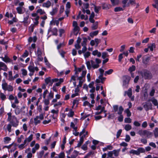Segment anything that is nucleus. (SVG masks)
<instances>
[{"label": "nucleus", "mask_w": 158, "mask_h": 158, "mask_svg": "<svg viewBox=\"0 0 158 158\" xmlns=\"http://www.w3.org/2000/svg\"><path fill=\"white\" fill-rule=\"evenodd\" d=\"M44 151L43 150H42L41 152H40L39 153H37V154H38V157L39 158H41L42 157L43 155H44Z\"/></svg>", "instance_id": "obj_42"}, {"label": "nucleus", "mask_w": 158, "mask_h": 158, "mask_svg": "<svg viewBox=\"0 0 158 158\" xmlns=\"http://www.w3.org/2000/svg\"><path fill=\"white\" fill-rule=\"evenodd\" d=\"M135 69V65H132L128 69V71L131 73L132 71H134Z\"/></svg>", "instance_id": "obj_39"}, {"label": "nucleus", "mask_w": 158, "mask_h": 158, "mask_svg": "<svg viewBox=\"0 0 158 158\" xmlns=\"http://www.w3.org/2000/svg\"><path fill=\"white\" fill-rule=\"evenodd\" d=\"M70 127L73 129L74 130L77 129V127L75 126V124L73 122H71Z\"/></svg>", "instance_id": "obj_49"}, {"label": "nucleus", "mask_w": 158, "mask_h": 158, "mask_svg": "<svg viewBox=\"0 0 158 158\" xmlns=\"http://www.w3.org/2000/svg\"><path fill=\"white\" fill-rule=\"evenodd\" d=\"M120 151V149H118V150H114L112 151L113 152V153L115 156H118L119 154V152Z\"/></svg>", "instance_id": "obj_24"}, {"label": "nucleus", "mask_w": 158, "mask_h": 158, "mask_svg": "<svg viewBox=\"0 0 158 158\" xmlns=\"http://www.w3.org/2000/svg\"><path fill=\"white\" fill-rule=\"evenodd\" d=\"M21 110L18 107H17L15 110V113L16 114L18 115L20 114Z\"/></svg>", "instance_id": "obj_41"}, {"label": "nucleus", "mask_w": 158, "mask_h": 158, "mask_svg": "<svg viewBox=\"0 0 158 158\" xmlns=\"http://www.w3.org/2000/svg\"><path fill=\"white\" fill-rule=\"evenodd\" d=\"M80 30L79 27H74V28L73 29V33L74 34L76 35H77Z\"/></svg>", "instance_id": "obj_18"}, {"label": "nucleus", "mask_w": 158, "mask_h": 158, "mask_svg": "<svg viewBox=\"0 0 158 158\" xmlns=\"http://www.w3.org/2000/svg\"><path fill=\"white\" fill-rule=\"evenodd\" d=\"M124 110V109L122 106L119 107V110L117 113L119 115L118 117V120L120 122H122L123 120V116L122 115V113Z\"/></svg>", "instance_id": "obj_7"}, {"label": "nucleus", "mask_w": 158, "mask_h": 158, "mask_svg": "<svg viewBox=\"0 0 158 158\" xmlns=\"http://www.w3.org/2000/svg\"><path fill=\"white\" fill-rule=\"evenodd\" d=\"M83 41L81 43L82 46H86V42L87 41V38L84 37L83 38Z\"/></svg>", "instance_id": "obj_36"}, {"label": "nucleus", "mask_w": 158, "mask_h": 158, "mask_svg": "<svg viewBox=\"0 0 158 158\" xmlns=\"http://www.w3.org/2000/svg\"><path fill=\"white\" fill-rule=\"evenodd\" d=\"M125 112L126 113L127 117H130L131 116V113L129 109H127L125 110Z\"/></svg>", "instance_id": "obj_53"}, {"label": "nucleus", "mask_w": 158, "mask_h": 158, "mask_svg": "<svg viewBox=\"0 0 158 158\" xmlns=\"http://www.w3.org/2000/svg\"><path fill=\"white\" fill-rule=\"evenodd\" d=\"M146 131V130H142L141 129L138 131L137 133L141 136H145Z\"/></svg>", "instance_id": "obj_19"}, {"label": "nucleus", "mask_w": 158, "mask_h": 158, "mask_svg": "<svg viewBox=\"0 0 158 158\" xmlns=\"http://www.w3.org/2000/svg\"><path fill=\"white\" fill-rule=\"evenodd\" d=\"M155 44L154 43H153L152 44H150V45H149L148 46V48L150 49V51H152L153 50L154 48H155Z\"/></svg>", "instance_id": "obj_29"}, {"label": "nucleus", "mask_w": 158, "mask_h": 158, "mask_svg": "<svg viewBox=\"0 0 158 158\" xmlns=\"http://www.w3.org/2000/svg\"><path fill=\"white\" fill-rule=\"evenodd\" d=\"M136 4L135 0H129V2L127 4V6H129L131 4L132 5Z\"/></svg>", "instance_id": "obj_30"}, {"label": "nucleus", "mask_w": 158, "mask_h": 158, "mask_svg": "<svg viewBox=\"0 0 158 158\" xmlns=\"http://www.w3.org/2000/svg\"><path fill=\"white\" fill-rule=\"evenodd\" d=\"M113 108L114 111L116 112L117 111L118 109H119L118 106L117 105H114L113 106Z\"/></svg>", "instance_id": "obj_59"}, {"label": "nucleus", "mask_w": 158, "mask_h": 158, "mask_svg": "<svg viewBox=\"0 0 158 158\" xmlns=\"http://www.w3.org/2000/svg\"><path fill=\"white\" fill-rule=\"evenodd\" d=\"M113 72V70L112 69H110L109 70L106 71L104 75L106 76L107 74L109 75L111 74Z\"/></svg>", "instance_id": "obj_34"}, {"label": "nucleus", "mask_w": 158, "mask_h": 158, "mask_svg": "<svg viewBox=\"0 0 158 158\" xmlns=\"http://www.w3.org/2000/svg\"><path fill=\"white\" fill-rule=\"evenodd\" d=\"M59 112V110H52L51 112L53 114H56V115H57L58 113Z\"/></svg>", "instance_id": "obj_61"}, {"label": "nucleus", "mask_w": 158, "mask_h": 158, "mask_svg": "<svg viewBox=\"0 0 158 158\" xmlns=\"http://www.w3.org/2000/svg\"><path fill=\"white\" fill-rule=\"evenodd\" d=\"M154 136L155 138H157L158 137V127L155 128L154 131Z\"/></svg>", "instance_id": "obj_33"}, {"label": "nucleus", "mask_w": 158, "mask_h": 158, "mask_svg": "<svg viewBox=\"0 0 158 158\" xmlns=\"http://www.w3.org/2000/svg\"><path fill=\"white\" fill-rule=\"evenodd\" d=\"M8 118L7 120L10 122V123L6 125V130L9 132L12 131V127H16L19 125V121L15 115L12 116L11 112L7 114Z\"/></svg>", "instance_id": "obj_1"}, {"label": "nucleus", "mask_w": 158, "mask_h": 158, "mask_svg": "<svg viewBox=\"0 0 158 158\" xmlns=\"http://www.w3.org/2000/svg\"><path fill=\"white\" fill-rule=\"evenodd\" d=\"M155 4H152V6L155 8L158 9V0L155 1Z\"/></svg>", "instance_id": "obj_51"}, {"label": "nucleus", "mask_w": 158, "mask_h": 158, "mask_svg": "<svg viewBox=\"0 0 158 158\" xmlns=\"http://www.w3.org/2000/svg\"><path fill=\"white\" fill-rule=\"evenodd\" d=\"M51 80L50 77L47 78L45 80V82L47 84H48L50 82H51Z\"/></svg>", "instance_id": "obj_56"}, {"label": "nucleus", "mask_w": 158, "mask_h": 158, "mask_svg": "<svg viewBox=\"0 0 158 158\" xmlns=\"http://www.w3.org/2000/svg\"><path fill=\"white\" fill-rule=\"evenodd\" d=\"M28 69L30 72H34L35 70L37 71L39 70L37 67H34L33 65L29 66L28 67Z\"/></svg>", "instance_id": "obj_11"}, {"label": "nucleus", "mask_w": 158, "mask_h": 158, "mask_svg": "<svg viewBox=\"0 0 158 158\" xmlns=\"http://www.w3.org/2000/svg\"><path fill=\"white\" fill-rule=\"evenodd\" d=\"M74 114V112L71 110H70L69 113L68 114V116L69 117H72Z\"/></svg>", "instance_id": "obj_45"}, {"label": "nucleus", "mask_w": 158, "mask_h": 158, "mask_svg": "<svg viewBox=\"0 0 158 158\" xmlns=\"http://www.w3.org/2000/svg\"><path fill=\"white\" fill-rule=\"evenodd\" d=\"M51 3L49 1H48L44 3L43 5L42 6L44 7H46L48 8L51 6Z\"/></svg>", "instance_id": "obj_23"}, {"label": "nucleus", "mask_w": 158, "mask_h": 158, "mask_svg": "<svg viewBox=\"0 0 158 158\" xmlns=\"http://www.w3.org/2000/svg\"><path fill=\"white\" fill-rule=\"evenodd\" d=\"M143 106L146 111L149 110H151L152 109V105L150 102H146L143 104Z\"/></svg>", "instance_id": "obj_9"}, {"label": "nucleus", "mask_w": 158, "mask_h": 158, "mask_svg": "<svg viewBox=\"0 0 158 158\" xmlns=\"http://www.w3.org/2000/svg\"><path fill=\"white\" fill-rule=\"evenodd\" d=\"M48 33L50 32H52V35H57V29L56 28H53L52 29L51 28H50L48 31Z\"/></svg>", "instance_id": "obj_14"}, {"label": "nucleus", "mask_w": 158, "mask_h": 158, "mask_svg": "<svg viewBox=\"0 0 158 158\" xmlns=\"http://www.w3.org/2000/svg\"><path fill=\"white\" fill-rule=\"evenodd\" d=\"M145 149L142 147L138 148L137 150L132 149L131 150L129 153L130 154H132L133 155H139L141 153H143L145 152Z\"/></svg>", "instance_id": "obj_4"}, {"label": "nucleus", "mask_w": 158, "mask_h": 158, "mask_svg": "<svg viewBox=\"0 0 158 158\" xmlns=\"http://www.w3.org/2000/svg\"><path fill=\"white\" fill-rule=\"evenodd\" d=\"M44 118V115L43 114H41L39 116H36L34 118V124L36 125L40 123L41 120L43 119Z\"/></svg>", "instance_id": "obj_6"}, {"label": "nucleus", "mask_w": 158, "mask_h": 158, "mask_svg": "<svg viewBox=\"0 0 158 158\" xmlns=\"http://www.w3.org/2000/svg\"><path fill=\"white\" fill-rule=\"evenodd\" d=\"M123 10V9L122 8L120 7H115L114 9V10L115 12H118Z\"/></svg>", "instance_id": "obj_52"}, {"label": "nucleus", "mask_w": 158, "mask_h": 158, "mask_svg": "<svg viewBox=\"0 0 158 158\" xmlns=\"http://www.w3.org/2000/svg\"><path fill=\"white\" fill-rule=\"evenodd\" d=\"M125 95H126V94L127 93V95L129 98H131L132 95V90L130 88L127 91L125 92Z\"/></svg>", "instance_id": "obj_28"}, {"label": "nucleus", "mask_w": 158, "mask_h": 158, "mask_svg": "<svg viewBox=\"0 0 158 158\" xmlns=\"http://www.w3.org/2000/svg\"><path fill=\"white\" fill-rule=\"evenodd\" d=\"M0 98L2 101H4L6 98V96L4 94L0 93Z\"/></svg>", "instance_id": "obj_32"}, {"label": "nucleus", "mask_w": 158, "mask_h": 158, "mask_svg": "<svg viewBox=\"0 0 158 158\" xmlns=\"http://www.w3.org/2000/svg\"><path fill=\"white\" fill-rule=\"evenodd\" d=\"M111 7V5L107 4H103L102 5L103 9H108Z\"/></svg>", "instance_id": "obj_26"}, {"label": "nucleus", "mask_w": 158, "mask_h": 158, "mask_svg": "<svg viewBox=\"0 0 158 158\" xmlns=\"http://www.w3.org/2000/svg\"><path fill=\"white\" fill-rule=\"evenodd\" d=\"M124 128L126 131H128L131 129V126L129 124H127L125 125Z\"/></svg>", "instance_id": "obj_37"}, {"label": "nucleus", "mask_w": 158, "mask_h": 158, "mask_svg": "<svg viewBox=\"0 0 158 158\" xmlns=\"http://www.w3.org/2000/svg\"><path fill=\"white\" fill-rule=\"evenodd\" d=\"M124 122L126 123H130L131 122V119L129 118H126L124 119Z\"/></svg>", "instance_id": "obj_46"}, {"label": "nucleus", "mask_w": 158, "mask_h": 158, "mask_svg": "<svg viewBox=\"0 0 158 158\" xmlns=\"http://www.w3.org/2000/svg\"><path fill=\"white\" fill-rule=\"evenodd\" d=\"M23 16V21L22 22L25 24H27L28 23V20L29 18V14L27 12H26V15H24Z\"/></svg>", "instance_id": "obj_10"}, {"label": "nucleus", "mask_w": 158, "mask_h": 158, "mask_svg": "<svg viewBox=\"0 0 158 158\" xmlns=\"http://www.w3.org/2000/svg\"><path fill=\"white\" fill-rule=\"evenodd\" d=\"M98 33V31H96L93 32H90L89 34L90 36L92 38L94 36L97 35Z\"/></svg>", "instance_id": "obj_27"}, {"label": "nucleus", "mask_w": 158, "mask_h": 158, "mask_svg": "<svg viewBox=\"0 0 158 158\" xmlns=\"http://www.w3.org/2000/svg\"><path fill=\"white\" fill-rule=\"evenodd\" d=\"M33 136V135L31 134L29 136V137L26 139L27 141V143H29L32 140V139Z\"/></svg>", "instance_id": "obj_38"}, {"label": "nucleus", "mask_w": 158, "mask_h": 158, "mask_svg": "<svg viewBox=\"0 0 158 158\" xmlns=\"http://www.w3.org/2000/svg\"><path fill=\"white\" fill-rule=\"evenodd\" d=\"M40 148V145L38 143L35 144L34 147L32 149V152L33 153H35L36 151L38 150Z\"/></svg>", "instance_id": "obj_17"}, {"label": "nucleus", "mask_w": 158, "mask_h": 158, "mask_svg": "<svg viewBox=\"0 0 158 158\" xmlns=\"http://www.w3.org/2000/svg\"><path fill=\"white\" fill-rule=\"evenodd\" d=\"M113 5L117 4L119 3V0H112V1H111Z\"/></svg>", "instance_id": "obj_58"}, {"label": "nucleus", "mask_w": 158, "mask_h": 158, "mask_svg": "<svg viewBox=\"0 0 158 158\" xmlns=\"http://www.w3.org/2000/svg\"><path fill=\"white\" fill-rule=\"evenodd\" d=\"M32 157V154L31 152H29L27 153V158H31Z\"/></svg>", "instance_id": "obj_64"}, {"label": "nucleus", "mask_w": 158, "mask_h": 158, "mask_svg": "<svg viewBox=\"0 0 158 158\" xmlns=\"http://www.w3.org/2000/svg\"><path fill=\"white\" fill-rule=\"evenodd\" d=\"M2 60L5 62H10L11 61V60L7 56H5L4 57H1Z\"/></svg>", "instance_id": "obj_20"}, {"label": "nucleus", "mask_w": 158, "mask_h": 158, "mask_svg": "<svg viewBox=\"0 0 158 158\" xmlns=\"http://www.w3.org/2000/svg\"><path fill=\"white\" fill-rule=\"evenodd\" d=\"M42 52L40 48H38L36 52L37 56H40L42 55Z\"/></svg>", "instance_id": "obj_55"}, {"label": "nucleus", "mask_w": 158, "mask_h": 158, "mask_svg": "<svg viewBox=\"0 0 158 158\" xmlns=\"http://www.w3.org/2000/svg\"><path fill=\"white\" fill-rule=\"evenodd\" d=\"M130 137L129 135H126V138L125 139V140L127 142H129L130 140Z\"/></svg>", "instance_id": "obj_57"}, {"label": "nucleus", "mask_w": 158, "mask_h": 158, "mask_svg": "<svg viewBox=\"0 0 158 158\" xmlns=\"http://www.w3.org/2000/svg\"><path fill=\"white\" fill-rule=\"evenodd\" d=\"M109 56L107 52H104L102 53V57L103 59H105L107 57H108Z\"/></svg>", "instance_id": "obj_40"}, {"label": "nucleus", "mask_w": 158, "mask_h": 158, "mask_svg": "<svg viewBox=\"0 0 158 158\" xmlns=\"http://www.w3.org/2000/svg\"><path fill=\"white\" fill-rule=\"evenodd\" d=\"M54 97V93L51 91L49 93L48 96L47 97L49 99H51L53 98Z\"/></svg>", "instance_id": "obj_35"}, {"label": "nucleus", "mask_w": 158, "mask_h": 158, "mask_svg": "<svg viewBox=\"0 0 158 158\" xmlns=\"http://www.w3.org/2000/svg\"><path fill=\"white\" fill-rule=\"evenodd\" d=\"M122 130L121 129L119 130L117 133L116 137L117 138H118L120 136L122 132Z\"/></svg>", "instance_id": "obj_60"}, {"label": "nucleus", "mask_w": 158, "mask_h": 158, "mask_svg": "<svg viewBox=\"0 0 158 158\" xmlns=\"http://www.w3.org/2000/svg\"><path fill=\"white\" fill-rule=\"evenodd\" d=\"M149 145L154 148H156V147L155 143H154L152 142L150 143H149Z\"/></svg>", "instance_id": "obj_63"}, {"label": "nucleus", "mask_w": 158, "mask_h": 158, "mask_svg": "<svg viewBox=\"0 0 158 158\" xmlns=\"http://www.w3.org/2000/svg\"><path fill=\"white\" fill-rule=\"evenodd\" d=\"M9 78L8 80L9 81H12L13 80L12 77V71H10L9 72Z\"/></svg>", "instance_id": "obj_31"}, {"label": "nucleus", "mask_w": 158, "mask_h": 158, "mask_svg": "<svg viewBox=\"0 0 158 158\" xmlns=\"http://www.w3.org/2000/svg\"><path fill=\"white\" fill-rule=\"evenodd\" d=\"M0 67L1 68L2 70L4 71H6L7 69V67L6 64L3 62H0Z\"/></svg>", "instance_id": "obj_16"}, {"label": "nucleus", "mask_w": 158, "mask_h": 158, "mask_svg": "<svg viewBox=\"0 0 158 158\" xmlns=\"http://www.w3.org/2000/svg\"><path fill=\"white\" fill-rule=\"evenodd\" d=\"M2 88L4 91H8L9 92H11L13 91V87L10 85H8L6 82L5 79L2 80Z\"/></svg>", "instance_id": "obj_2"}, {"label": "nucleus", "mask_w": 158, "mask_h": 158, "mask_svg": "<svg viewBox=\"0 0 158 158\" xmlns=\"http://www.w3.org/2000/svg\"><path fill=\"white\" fill-rule=\"evenodd\" d=\"M94 40L95 43H96V47H97L98 46V44L100 43L101 40L97 38L95 39Z\"/></svg>", "instance_id": "obj_54"}, {"label": "nucleus", "mask_w": 158, "mask_h": 158, "mask_svg": "<svg viewBox=\"0 0 158 158\" xmlns=\"http://www.w3.org/2000/svg\"><path fill=\"white\" fill-rule=\"evenodd\" d=\"M86 64L87 69L89 70H90L92 67L94 69H95L98 68L99 66V64H95L94 61L92 60L90 61H87L86 62Z\"/></svg>", "instance_id": "obj_3"}, {"label": "nucleus", "mask_w": 158, "mask_h": 158, "mask_svg": "<svg viewBox=\"0 0 158 158\" xmlns=\"http://www.w3.org/2000/svg\"><path fill=\"white\" fill-rule=\"evenodd\" d=\"M64 81V80L62 78H60V79L59 81L58 82L56 83L55 84V85L56 86H59L60 85L61 83L63 82Z\"/></svg>", "instance_id": "obj_44"}, {"label": "nucleus", "mask_w": 158, "mask_h": 158, "mask_svg": "<svg viewBox=\"0 0 158 158\" xmlns=\"http://www.w3.org/2000/svg\"><path fill=\"white\" fill-rule=\"evenodd\" d=\"M92 54L94 56L97 55L98 57H100L101 55V52H99L98 50L93 51L92 52Z\"/></svg>", "instance_id": "obj_22"}, {"label": "nucleus", "mask_w": 158, "mask_h": 158, "mask_svg": "<svg viewBox=\"0 0 158 158\" xmlns=\"http://www.w3.org/2000/svg\"><path fill=\"white\" fill-rule=\"evenodd\" d=\"M17 12L20 14H23L25 11V8L24 7H18L16 8Z\"/></svg>", "instance_id": "obj_13"}, {"label": "nucleus", "mask_w": 158, "mask_h": 158, "mask_svg": "<svg viewBox=\"0 0 158 158\" xmlns=\"http://www.w3.org/2000/svg\"><path fill=\"white\" fill-rule=\"evenodd\" d=\"M148 126L147 122L146 121L144 122L142 124V127L143 128H146Z\"/></svg>", "instance_id": "obj_62"}, {"label": "nucleus", "mask_w": 158, "mask_h": 158, "mask_svg": "<svg viewBox=\"0 0 158 158\" xmlns=\"http://www.w3.org/2000/svg\"><path fill=\"white\" fill-rule=\"evenodd\" d=\"M130 80V77L128 76H125L123 77V85L127 86Z\"/></svg>", "instance_id": "obj_8"}, {"label": "nucleus", "mask_w": 158, "mask_h": 158, "mask_svg": "<svg viewBox=\"0 0 158 158\" xmlns=\"http://www.w3.org/2000/svg\"><path fill=\"white\" fill-rule=\"evenodd\" d=\"M24 139V136L23 135H21L17 139V142L20 143L21 142L22 140Z\"/></svg>", "instance_id": "obj_43"}, {"label": "nucleus", "mask_w": 158, "mask_h": 158, "mask_svg": "<svg viewBox=\"0 0 158 158\" xmlns=\"http://www.w3.org/2000/svg\"><path fill=\"white\" fill-rule=\"evenodd\" d=\"M140 142L141 143H142L144 144H146L147 143V140L146 139L143 138L140 139Z\"/></svg>", "instance_id": "obj_47"}, {"label": "nucleus", "mask_w": 158, "mask_h": 158, "mask_svg": "<svg viewBox=\"0 0 158 158\" xmlns=\"http://www.w3.org/2000/svg\"><path fill=\"white\" fill-rule=\"evenodd\" d=\"M36 13L39 14L40 15H43L45 14V12L44 10L41 9H38L36 11Z\"/></svg>", "instance_id": "obj_25"}, {"label": "nucleus", "mask_w": 158, "mask_h": 158, "mask_svg": "<svg viewBox=\"0 0 158 158\" xmlns=\"http://www.w3.org/2000/svg\"><path fill=\"white\" fill-rule=\"evenodd\" d=\"M150 101L154 106H157V108L158 109V102L157 100L154 98H152L150 100Z\"/></svg>", "instance_id": "obj_21"}, {"label": "nucleus", "mask_w": 158, "mask_h": 158, "mask_svg": "<svg viewBox=\"0 0 158 158\" xmlns=\"http://www.w3.org/2000/svg\"><path fill=\"white\" fill-rule=\"evenodd\" d=\"M94 11L96 13H98L99 11L100 10L101 7L100 6H97L94 5Z\"/></svg>", "instance_id": "obj_48"}, {"label": "nucleus", "mask_w": 158, "mask_h": 158, "mask_svg": "<svg viewBox=\"0 0 158 158\" xmlns=\"http://www.w3.org/2000/svg\"><path fill=\"white\" fill-rule=\"evenodd\" d=\"M142 77L145 79H149L152 77V74L149 71L144 70L143 72H140Z\"/></svg>", "instance_id": "obj_5"}, {"label": "nucleus", "mask_w": 158, "mask_h": 158, "mask_svg": "<svg viewBox=\"0 0 158 158\" xmlns=\"http://www.w3.org/2000/svg\"><path fill=\"white\" fill-rule=\"evenodd\" d=\"M145 136H146L147 138H151L153 136V133L151 131H150L148 130H146Z\"/></svg>", "instance_id": "obj_15"}, {"label": "nucleus", "mask_w": 158, "mask_h": 158, "mask_svg": "<svg viewBox=\"0 0 158 158\" xmlns=\"http://www.w3.org/2000/svg\"><path fill=\"white\" fill-rule=\"evenodd\" d=\"M149 60V57L146 55L143 56V63L145 64H148Z\"/></svg>", "instance_id": "obj_12"}, {"label": "nucleus", "mask_w": 158, "mask_h": 158, "mask_svg": "<svg viewBox=\"0 0 158 158\" xmlns=\"http://www.w3.org/2000/svg\"><path fill=\"white\" fill-rule=\"evenodd\" d=\"M90 54V53L89 52H85L84 54V56L85 58L88 57Z\"/></svg>", "instance_id": "obj_50"}]
</instances>
